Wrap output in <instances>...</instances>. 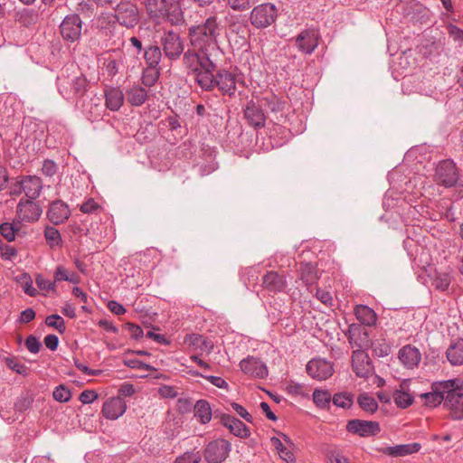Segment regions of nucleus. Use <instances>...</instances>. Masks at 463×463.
Returning <instances> with one entry per match:
<instances>
[{"mask_svg":"<svg viewBox=\"0 0 463 463\" xmlns=\"http://www.w3.org/2000/svg\"><path fill=\"white\" fill-rule=\"evenodd\" d=\"M221 31V23L216 15H210L204 21L188 28L189 48L182 59L186 72L212 61L210 51L220 49L218 39Z\"/></svg>","mask_w":463,"mask_h":463,"instance_id":"nucleus-1","label":"nucleus"},{"mask_svg":"<svg viewBox=\"0 0 463 463\" xmlns=\"http://www.w3.org/2000/svg\"><path fill=\"white\" fill-rule=\"evenodd\" d=\"M186 74L193 76L194 83L203 91L210 92L217 88L223 96L235 97L237 75L225 68L217 69L213 60Z\"/></svg>","mask_w":463,"mask_h":463,"instance_id":"nucleus-2","label":"nucleus"},{"mask_svg":"<svg viewBox=\"0 0 463 463\" xmlns=\"http://www.w3.org/2000/svg\"><path fill=\"white\" fill-rule=\"evenodd\" d=\"M443 403L453 419H463V380L454 378L436 382V407Z\"/></svg>","mask_w":463,"mask_h":463,"instance_id":"nucleus-3","label":"nucleus"},{"mask_svg":"<svg viewBox=\"0 0 463 463\" xmlns=\"http://www.w3.org/2000/svg\"><path fill=\"white\" fill-rule=\"evenodd\" d=\"M141 4L153 22H167L171 25H179L184 21L181 7L169 0H142Z\"/></svg>","mask_w":463,"mask_h":463,"instance_id":"nucleus-4","label":"nucleus"},{"mask_svg":"<svg viewBox=\"0 0 463 463\" xmlns=\"http://www.w3.org/2000/svg\"><path fill=\"white\" fill-rule=\"evenodd\" d=\"M59 93L68 100H78L90 89V82L83 73L62 71L56 80Z\"/></svg>","mask_w":463,"mask_h":463,"instance_id":"nucleus-5","label":"nucleus"},{"mask_svg":"<svg viewBox=\"0 0 463 463\" xmlns=\"http://www.w3.org/2000/svg\"><path fill=\"white\" fill-rule=\"evenodd\" d=\"M115 13L111 14L112 20L109 24L118 23L126 28H134L140 20L137 5L131 1H120L114 8Z\"/></svg>","mask_w":463,"mask_h":463,"instance_id":"nucleus-6","label":"nucleus"},{"mask_svg":"<svg viewBox=\"0 0 463 463\" xmlns=\"http://www.w3.org/2000/svg\"><path fill=\"white\" fill-rule=\"evenodd\" d=\"M165 58L170 61H177L185 52L184 43L180 33L174 30H164L160 37V45Z\"/></svg>","mask_w":463,"mask_h":463,"instance_id":"nucleus-7","label":"nucleus"},{"mask_svg":"<svg viewBox=\"0 0 463 463\" xmlns=\"http://www.w3.org/2000/svg\"><path fill=\"white\" fill-rule=\"evenodd\" d=\"M278 9L274 4L262 3L254 6L250 14V22L257 29H264L275 23Z\"/></svg>","mask_w":463,"mask_h":463,"instance_id":"nucleus-8","label":"nucleus"},{"mask_svg":"<svg viewBox=\"0 0 463 463\" xmlns=\"http://www.w3.org/2000/svg\"><path fill=\"white\" fill-rule=\"evenodd\" d=\"M232 444L224 439L210 441L204 448L203 455L207 463H222L229 456Z\"/></svg>","mask_w":463,"mask_h":463,"instance_id":"nucleus-9","label":"nucleus"},{"mask_svg":"<svg viewBox=\"0 0 463 463\" xmlns=\"http://www.w3.org/2000/svg\"><path fill=\"white\" fill-rule=\"evenodd\" d=\"M434 71L431 63H422L420 70L412 79L414 90L419 94L431 97L433 93Z\"/></svg>","mask_w":463,"mask_h":463,"instance_id":"nucleus-10","label":"nucleus"},{"mask_svg":"<svg viewBox=\"0 0 463 463\" xmlns=\"http://www.w3.org/2000/svg\"><path fill=\"white\" fill-rule=\"evenodd\" d=\"M320 38L321 35L317 28L308 27L295 37V45L303 54L310 55L318 46Z\"/></svg>","mask_w":463,"mask_h":463,"instance_id":"nucleus-11","label":"nucleus"},{"mask_svg":"<svg viewBox=\"0 0 463 463\" xmlns=\"http://www.w3.org/2000/svg\"><path fill=\"white\" fill-rule=\"evenodd\" d=\"M458 180V171L451 159H445L436 165V183L445 187L454 186Z\"/></svg>","mask_w":463,"mask_h":463,"instance_id":"nucleus-12","label":"nucleus"},{"mask_svg":"<svg viewBox=\"0 0 463 463\" xmlns=\"http://www.w3.org/2000/svg\"><path fill=\"white\" fill-rule=\"evenodd\" d=\"M82 21L79 14L66 15L60 24V33L65 42L75 43L81 35Z\"/></svg>","mask_w":463,"mask_h":463,"instance_id":"nucleus-13","label":"nucleus"},{"mask_svg":"<svg viewBox=\"0 0 463 463\" xmlns=\"http://www.w3.org/2000/svg\"><path fill=\"white\" fill-rule=\"evenodd\" d=\"M345 430L351 434H355L362 438H368L379 434L381 427L378 421L353 419L347 421Z\"/></svg>","mask_w":463,"mask_h":463,"instance_id":"nucleus-14","label":"nucleus"},{"mask_svg":"<svg viewBox=\"0 0 463 463\" xmlns=\"http://www.w3.org/2000/svg\"><path fill=\"white\" fill-rule=\"evenodd\" d=\"M352 369L360 378H369L374 373V366L368 354L364 350H354L352 354Z\"/></svg>","mask_w":463,"mask_h":463,"instance_id":"nucleus-15","label":"nucleus"},{"mask_svg":"<svg viewBox=\"0 0 463 463\" xmlns=\"http://www.w3.org/2000/svg\"><path fill=\"white\" fill-rule=\"evenodd\" d=\"M35 199L22 198L16 206V214L19 221L27 222H37L43 213L39 203L34 202Z\"/></svg>","mask_w":463,"mask_h":463,"instance_id":"nucleus-16","label":"nucleus"},{"mask_svg":"<svg viewBox=\"0 0 463 463\" xmlns=\"http://www.w3.org/2000/svg\"><path fill=\"white\" fill-rule=\"evenodd\" d=\"M306 371L313 379L323 381L333 375L334 364L323 358H313L307 363Z\"/></svg>","mask_w":463,"mask_h":463,"instance_id":"nucleus-17","label":"nucleus"},{"mask_svg":"<svg viewBox=\"0 0 463 463\" xmlns=\"http://www.w3.org/2000/svg\"><path fill=\"white\" fill-rule=\"evenodd\" d=\"M244 118L249 126L254 129H260L265 127L266 114L261 105L257 104L253 99L247 102L243 109Z\"/></svg>","mask_w":463,"mask_h":463,"instance_id":"nucleus-18","label":"nucleus"},{"mask_svg":"<svg viewBox=\"0 0 463 463\" xmlns=\"http://www.w3.org/2000/svg\"><path fill=\"white\" fill-rule=\"evenodd\" d=\"M241 370L247 375L257 379H265L268 376L267 365L258 357L248 355L240 362Z\"/></svg>","mask_w":463,"mask_h":463,"instance_id":"nucleus-19","label":"nucleus"},{"mask_svg":"<svg viewBox=\"0 0 463 463\" xmlns=\"http://www.w3.org/2000/svg\"><path fill=\"white\" fill-rule=\"evenodd\" d=\"M348 341L357 350H365L372 345V340L366 328L359 324H351L348 328Z\"/></svg>","mask_w":463,"mask_h":463,"instance_id":"nucleus-20","label":"nucleus"},{"mask_svg":"<svg viewBox=\"0 0 463 463\" xmlns=\"http://www.w3.org/2000/svg\"><path fill=\"white\" fill-rule=\"evenodd\" d=\"M69 205L62 200L57 199L49 204L47 218L53 225H60L65 222L71 216Z\"/></svg>","mask_w":463,"mask_h":463,"instance_id":"nucleus-21","label":"nucleus"},{"mask_svg":"<svg viewBox=\"0 0 463 463\" xmlns=\"http://www.w3.org/2000/svg\"><path fill=\"white\" fill-rule=\"evenodd\" d=\"M299 277L298 279L305 285L309 292H313L320 275L318 273L317 265L311 262L299 263Z\"/></svg>","mask_w":463,"mask_h":463,"instance_id":"nucleus-22","label":"nucleus"},{"mask_svg":"<svg viewBox=\"0 0 463 463\" xmlns=\"http://www.w3.org/2000/svg\"><path fill=\"white\" fill-rule=\"evenodd\" d=\"M261 286L270 293L277 294L283 292L287 287V280L284 275L278 271H267L261 279Z\"/></svg>","mask_w":463,"mask_h":463,"instance_id":"nucleus-23","label":"nucleus"},{"mask_svg":"<svg viewBox=\"0 0 463 463\" xmlns=\"http://www.w3.org/2000/svg\"><path fill=\"white\" fill-rule=\"evenodd\" d=\"M127 410V404L119 396L107 400L102 406L101 413L107 420H117Z\"/></svg>","mask_w":463,"mask_h":463,"instance_id":"nucleus-24","label":"nucleus"},{"mask_svg":"<svg viewBox=\"0 0 463 463\" xmlns=\"http://www.w3.org/2000/svg\"><path fill=\"white\" fill-rule=\"evenodd\" d=\"M222 425L227 428L232 434L241 439H248L250 436L248 426L234 416H222Z\"/></svg>","mask_w":463,"mask_h":463,"instance_id":"nucleus-25","label":"nucleus"},{"mask_svg":"<svg viewBox=\"0 0 463 463\" xmlns=\"http://www.w3.org/2000/svg\"><path fill=\"white\" fill-rule=\"evenodd\" d=\"M446 358L451 366L463 365V337L451 339L446 350Z\"/></svg>","mask_w":463,"mask_h":463,"instance_id":"nucleus-26","label":"nucleus"},{"mask_svg":"<svg viewBox=\"0 0 463 463\" xmlns=\"http://www.w3.org/2000/svg\"><path fill=\"white\" fill-rule=\"evenodd\" d=\"M398 358L406 368L412 369L418 366L421 354L417 347L406 345L399 350Z\"/></svg>","mask_w":463,"mask_h":463,"instance_id":"nucleus-27","label":"nucleus"},{"mask_svg":"<svg viewBox=\"0 0 463 463\" xmlns=\"http://www.w3.org/2000/svg\"><path fill=\"white\" fill-rule=\"evenodd\" d=\"M22 184L24 187V194L26 198L37 199L43 190V180L37 175H22Z\"/></svg>","mask_w":463,"mask_h":463,"instance_id":"nucleus-28","label":"nucleus"},{"mask_svg":"<svg viewBox=\"0 0 463 463\" xmlns=\"http://www.w3.org/2000/svg\"><path fill=\"white\" fill-rule=\"evenodd\" d=\"M420 445L417 442L410 444H400L393 447H383L377 449V450L384 455L392 456L394 458L404 457L416 453L420 450Z\"/></svg>","mask_w":463,"mask_h":463,"instance_id":"nucleus-29","label":"nucleus"},{"mask_svg":"<svg viewBox=\"0 0 463 463\" xmlns=\"http://www.w3.org/2000/svg\"><path fill=\"white\" fill-rule=\"evenodd\" d=\"M105 106L111 111H118L124 103V93L118 87H107L104 90Z\"/></svg>","mask_w":463,"mask_h":463,"instance_id":"nucleus-30","label":"nucleus"},{"mask_svg":"<svg viewBox=\"0 0 463 463\" xmlns=\"http://www.w3.org/2000/svg\"><path fill=\"white\" fill-rule=\"evenodd\" d=\"M144 85L133 84L126 90L127 101L134 107L142 106L148 99V92Z\"/></svg>","mask_w":463,"mask_h":463,"instance_id":"nucleus-31","label":"nucleus"},{"mask_svg":"<svg viewBox=\"0 0 463 463\" xmlns=\"http://www.w3.org/2000/svg\"><path fill=\"white\" fill-rule=\"evenodd\" d=\"M21 221H14L13 222H5L0 224V234L8 241H15L16 236L23 237L21 232Z\"/></svg>","mask_w":463,"mask_h":463,"instance_id":"nucleus-32","label":"nucleus"},{"mask_svg":"<svg viewBox=\"0 0 463 463\" xmlns=\"http://www.w3.org/2000/svg\"><path fill=\"white\" fill-rule=\"evenodd\" d=\"M194 417H196L201 424H207L213 417V411L207 400L201 399L196 402L194 406Z\"/></svg>","mask_w":463,"mask_h":463,"instance_id":"nucleus-33","label":"nucleus"},{"mask_svg":"<svg viewBox=\"0 0 463 463\" xmlns=\"http://www.w3.org/2000/svg\"><path fill=\"white\" fill-rule=\"evenodd\" d=\"M354 315L362 326H373L377 320V316L373 309L365 305H357L354 307Z\"/></svg>","mask_w":463,"mask_h":463,"instance_id":"nucleus-34","label":"nucleus"},{"mask_svg":"<svg viewBox=\"0 0 463 463\" xmlns=\"http://www.w3.org/2000/svg\"><path fill=\"white\" fill-rule=\"evenodd\" d=\"M161 67L147 66L142 69L141 83L146 88H151L156 84L161 76Z\"/></svg>","mask_w":463,"mask_h":463,"instance_id":"nucleus-35","label":"nucleus"},{"mask_svg":"<svg viewBox=\"0 0 463 463\" xmlns=\"http://www.w3.org/2000/svg\"><path fill=\"white\" fill-rule=\"evenodd\" d=\"M162 56L163 52L157 44H149L144 49L143 58L147 66L161 67Z\"/></svg>","mask_w":463,"mask_h":463,"instance_id":"nucleus-36","label":"nucleus"},{"mask_svg":"<svg viewBox=\"0 0 463 463\" xmlns=\"http://www.w3.org/2000/svg\"><path fill=\"white\" fill-rule=\"evenodd\" d=\"M425 252L422 250L420 256V261L423 263L421 271L418 274V280L426 285L428 288H430L434 285V278L431 275L433 270L432 265L428 262L427 260H423L425 257Z\"/></svg>","mask_w":463,"mask_h":463,"instance_id":"nucleus-37","label":"nucleus"},{"mask_svg":"<svg viewBox=\"0 0 463 463\" xmlns=\"http://www.w3.org/2000/svg\"><path fill=\"white\" fill-rule=\"evenodd\" d=\"M357 403L364 412L369 414H373L379 408L376 400L367 392H363L358 395Z\"/></svg>","mask_w":463,"mask_h":463,"instance_id":"nucleus-38","label":"nucleus"},{"mask_svg":"<svg viewBox=\"0 0 463 463\" xmlns=\"http://www.w3.org/2000/svg\"><path fill=\"white\" fill-rule=\"evenodd\" d=\"M46 243L51 249L62 246V239L60 231L54 226L47 225L43 231Z\"/></svg>","mask_w":463,"mask_h":463,"instance_id":"nucleus-39","label":"nucleus"},{"mask_svg":"<svg viewBox=\"0 0 463 463\" xmlns=\"http://www.w3.org/2000/svg\"><path fill=\"white\" fill-rule=\"evenodd\" d=\"M260 102L261 107L264 106L268 108L271 112L282 111L285 106V101L274 93L262 97Z\"/></svg>","mask_w":463,"mask_h":463,"instance_id":"nucleus-40","label":"nucleus"},{"mask_svg":"<svg viewBox=\"0 0 463 463\" xmlns=\"http://www.w3.org/2000/svg\"><path fill=\"white\" fill-rule=\"evenodd\" d=\"M38 20V13L33 9H23L15 14V21L22 26L30 27L36 24Z\"/></svg>","mask_w":463,"mask_h":463,"instance_id":"nucleus-41","label":"nucleus"},{"mask_svg":"<svg viewBox=\"0 0 463 463\" xmlns=\"http://www.w3.org/2000/svg\"><path fill=\"white\" fill-rule=\"evenodd\" d=\"M34 397L33 393L30 392H22V394L17 397L14 404V410L15 413H24L32 407Z\"/></svg>","mask_w":463,"mask_h":463,"instance_id":"nucleus-42","label":"nucleus"},{"mask_svg":"<svg viewBox=\"0 0 463 463\" xmlns=\"http://www.w3.org/2000/svg\"><path fill=\"white\" fill-rule=\"evenodd\" d=\"M53 281H55V284L57 282L61 281H68L71 283H79V277L76 273L71 272L69 273L64 266L58 265L54 270L53 274Z\"/></svg>","mask_w":463,"mask_h":463,"instance_id":"nucleus-43","label":"nucleus"},{"mask_svg":"<svg viewBox=\"0 0 463 463\" xmlns=\"http://www.w3.org/2000/svg\"><path fill=\"white\" fill-rule=\"evenodd\" d=\"M354 395L349 392H336L334 394L332 402L334 405L343 409H350L354 403Z\"/></svg>","mask_w":463,"mask_h":463,"instance_id":"nucleus-44","label":"nucleus"},{"mask_svg":"<svg viewBox=\"0 0 463 463\" xmlns=\"http://www.w3.org/2000/svg\"><path fill=\"white\" fill-rule=\"evenodd\" d=\"M333 397L327 390L316 389L313 392V402L320 409H326L329 406Z\"/></svg>","mask_w":463,"mask_h":463,"instance_id":"nucleus-45","label":"nucleus"},{"mask_svg":"<svg viewBox=\"0 0 463 463\" xmlns=\"http://www.w3.org/2000/svg\"><path fill=\"white\" fill-rule=\"evenodd\" d=\"M373 350V354L377 357H385L391 353L392 346L385 339H377L372 341L370 346Z\"/></svg>","mask_w":463,"mask_h":463,"instance_id":"nucleus-46","label":"nucleus"},{"mask_svg":"<svg viewBox=\"0 0 463 463\" xmlns=\"http://www.w3.org/2000/svg\"><path fill=\"white\" fill-rule=\"evenodd\" d=\"M271 443L279 453L281 458H283L288 463L296 462L294 454L288 449H287V447L282 443V441L279 438H271Z\"/></svg>","mask_w":463,"mask_h":463,"instance_id":"nucleus-47","label":"nucleus"},{"mask_svg":"<svg viewBox=\"0 0 463 463\" xmlns=\"http://www.w3.org/2000/svg\"><path fill=\"white\" fill-rule=\"evenodd\" d=\"M6 366L16 373L26 377L29 374L30 369L22 363H19L15 357H5Z\"/></svg>","mask_w":463,"mask_h":463,"instance_id":"nucleus-48","label":"nucleus"},{"mask_svg":"<svg viewBox=\"0 0 463 463\" xmlns=\"http://www.w3.org/2000/svg\"><path fill=\"white\" fill-rule=\"evenodd\" d=\"M44 322L47 326L55 328L61 335L66 331L65 321L60 315H50L46 317Z\"/></svg>","mask_w":463,"mask_h":463,"instance_id":"nucleus-49","label":"nucleus"},{"mask_svg":"<svg viewBox=\"0 0 463 463\" xmlns=\"http://www.w3.org/2000/svg\"><path fill=\"white\" fill-rule=\"evenodd\" d=\"M393 399L396 403V405L399 408L406 409L409 406H411L414 401V398L412 395H411L408 392H402V391H395L393 393Z\"/></svg>","mask_w":463,"mask_h":463,"instance_id":"nucleus-50","label":"nucleus"},{"mask_svg":"<svg viewBox=\"0 0 463 463\" xmlns=\"http://www.w3.org/2000/svg\"><path fill=\"white\" fill-rule=\"evenodd\" d=\"M52 397L59 402H67L71 398V392L64 384H60L54 389Z\"/></svg>","mask_w":463,"mask_h":463,"instance_id":"nucleus-51","label":"nucleus"},{"mask_svg":"<svg viewBox=\"0 0 463 463\" xmlns=\"http://www.w3.org/2000/svg\"><path fill=\"white\" fill-rule=\"evenodd\" d=\"M192 375L205 378L210 383H212L213 385H214L218 388H222V389L228 388L227 382L220 376L203 375V373H199L198 371L193 372Z\"/></svg>","mask_w":463,"mask_h":463,"instance_id":"nucleus-52","label":"nucleus"},{"mask_svg":"<svg viewBox=\"0 0 463 463\" xmlns=\"http://www.w3.org/2000/svg\"><path fill=\"white\" fill-rule=\"evenodd\" d=\"M256 0H227V4L234 11L243 12L249 10Z\"/></svg>","mask_w":463,"mask_h":463,"instance_id":"nucleus-53","label":"nucleus"},{"mask_svg":"<svg viewBox=\"0 0 463 463\" xmlns=\"http://www.w3.org/2000/svg\"><path fill=\"white\" fill-rule=\"evenodd\" d=\"M35 283L39 289L44 290V291H52L56 292V285L55 281H50L49 279H46L43 274H37L35 276Z\"/></svg>","mask_w":463,"mask_h":463,"instance_id":"nucleus-54","label":"nucleus"},{"mask_svg":"<svg viewBox=\"0 0 463 463\" xmlns=\"http://www.w3.org/2000/svg\"><path fill=\"white\" fill-rule=\"evenodd\" d=\"M451 283V276L449 273H439L436 275V289L447 291Z\"/></svg>","mask_w":463,"mask_h":463,"instance_id":"nucleus-55","label":"nucleus"},{"mask_svg":"<svg viewBox=\"0 0 463 463\" xmlns=\"http://www.w3.org/2000/svg\"><path fill=\"white\" fill-rule=\"evenodd\" d=\"M202 456L199 451L185 452L175 459V463H200Z\"/></svg>","mask_w":463,"mask_h":463,"instance_id":"nucleus-56","label":"nucleus"},{"mask_svg":"<svg viewBox=\"0 0 463 463\" xmlns=\"http://www.w3.org/2000/svg\"><path fill=\"white\" fill-rule=\"evenodd\" d=\"M192 398H179L176 402V410L181 414H186L194 410Z\"/></svg>","mask_w":463,"mask_h":463,"instance_id":"nucleus-57","label":"nucleus"},{"mask_svg":"<svg viewBox=\"0 0 463 463\" xmlns=\"http://www.w3.org/2000/svg\"><path fill=\"white\" fill-rule=\"evenodd\" d=\"M123 364L131 369H145L147 371H155L156 368L151 364H146L138 359H124Z\"/></svg>","mask_w":463,"mask_h":463,"instance_id":"nucleus-58","label":"nucleus"},{"mask_svg":"<svg viewBox=\"0 0 463 463\" xmlns=\"http://www.w3.org/2000/svg\"><path fill=\"white\" fill-rule=\"evenodd\" d=\"M419 52L425 59L423 63H431L432 64V53L434 51V42H428L426 44H421L419 47Z\"/></svg>","mask_w":463,"mask_h":463,"instance_id":"nucleus-59","label":"nucleus"},{"mask_svg":"<svg viewBox=\"0 0 463 463\" xmlns=\"http://www.w3.org/2000/svg\"><path fill=\"white\" fill-rule=\"evenodd\" d=\"M122 327L127 329L131 334V338L134 340H139L144 336V331L142 327L137 324L128 322L125 323Z\"/></svg>","mask_w":463,"mask_h":463,"instance_id":"nucleus-60","label":"nucleus"},{"mask_svg":"<svg viewBox=\"0 0 463 463\" xmlns=\"http://www.w3.org/2000/svg\"><path fill=\"white\" fill-rule=\"evenodd\" d=\"M25 346L32 354H38L42 348V343L35 335H30L25 339Z\"/></svg>","mask_w":463,"mask_h":463,"instance_id":"nucleus-61","label":"nucleus"},{"mask_svg":"<svg viewBox=\"0 0 463 463\" xmlns=\"http://www.w3.org/2000/svg\"><path fill=\"white\" fill-rule=\"evenodd\" d=\"M326 456L331 463H350L349 459L336 449L328 450Z\"/></svg>","mask_w":463,"mask_h":463,"instance_id":"nucleus-62","label":"nucleus"},{"mask_svg":"<svg viewBox=\"0 0 463 463\" xmlns=\"http://www.w3.org/2000/svg\"><path fill=\"white\" fill-rule=\"evenodd\" d=\"M57 165L52 159H45L43 162L42 173L46 176H53L57 173Z\"/></svg>","mask_w":463,"mask_h":463,"instance_id":"nucleus-63","label":"nucleus"},{"mask_svg":"<svg viewBox=\"0 0 463 463\" xmlns=\"http://www.w3.org/2000/svg\"><path fill=\"white\" fill-rule=\"evenodd\" d=\"M447 30L450 37L454 39V41L459 42L463 43V30L453 24H449L447 25Z\"/></svg>","mask_w":463,"mask_h":463,"instance_id":"nucleus-64","label":"nucleus"}]
</instances>
